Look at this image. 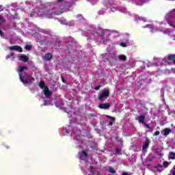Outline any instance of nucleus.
Returning <instances> with one entry per match:
<instances>
[{
    "label": "nucleus",
    "instance_id": "obj_8",
    "mask_svg": "<svg viewBox=\"0 0 175 175\" xmlns=\"http://www.w3.org/2000/svg\"><path fill=\"white\" fill-rule=\"evenodd\" d=\"M168 61H170V62H174L175 65V55L174 54H170L168 55Z\"/></svg>",
    "mask_w": 175,
    "mask_h": 175
},
{
    "label": "nucleus",
    "instance_id": "obj_41",
    "mask_svg": "<svg viewBox=\"0 0 175 175\" xmlns=\"http://www.w3.org/2000/svg\"><path fill=\"white\" fill-rule=\"evenodd\" d=\"M100 57H102V58H103V59L106 57H105V55H104V54H101V55H100Z\"/></svg>",
    "mask_w": 175,
    "mask_h": 175
},
{
    "label": "nucleus",
    "instance_id": "obj_34",
    "mask_svg": "<svg viewBox=\"0 0 175 175\" xmlns=\"http://www.w3.org/2000/svg\"><path fill=\"white\" fill-rule=\"evenodd\" d=\"M154 152H156V154H159V148L154 149Z\"/></svg>",
    "mask_w": 175,
    "mask_h": 175
},
{
    "label": "nucleus",
    "instance_id": "obj_28",
    "mask_svg": "<svg viewBox=\"0 0 175 175\" xmlns=\"http://www.w3.org/2000/svg\"><path fill=\"white\" fill-rule=\"evenodd\" d=\"M120 46H121L122 47H126V43H125V42H121V43H120Z\"/></svg>",
    "mask_w": 175,
    "mask_h": 175
},
{
    "label": "nucleus",
    "instance_id": "obj_18",
    "mask_svg": "<svg viewBox=\"0 0 175 175\" xmlns=\"http://www.w3.org/2000/svg\"><path fill=\"white\" fill-rule=\"evenodd\" d=\"M170 159L174 160L175 159V152H170Z\"/></svg>",
    "mask_w": 175,
    "mask_h": 175
},
{
    "label": "nucleus",
    "instance_id": "obj_35",
    "mask_svg": "<svg viewBox=\"0 0 175 175\" xmlns=\"http://www.w3.org/2000/svg\"><path fill=\"white\" fill-rule=\"evenodd\" d=\"M104 62H109V57H105L104 59Z\"/></svg>",
    "mask_w": 175,
    "mask_h": 175
},
{
    "label": "nucleus",
    "instance_id": "obj_37",
    "mask_svg": "<svg viewBox=\"0 0 175 175\" xmlns=\"http://www.w3.org/2000/svg\"><path fill=\"white\" fill-rule=\"evenodd\" d=\"M0 36H3V33H2V30H0Z\"/></svg>",
    "mask_w": 175,
    "mask_h": 175
},
{
    "label": "nucleus",
    "instance_id": "obj_3",
    "mask_svg": "<svg viewBox=\"0 0 175 175\" xmlns=\"http://www.w3.org/2000/svg\"><path fill=\"white\" fill-rule=\"evenodd\" d=\"M11 51H18V53H23V48L18 45H13L9 47Z\"/></svg>",
    "mask_w": 175,
    "mask_h": 175
},
{
    "label": "nucleus",
    "instance_id": "obj_13",
    "mask_svg": "<svg viewBox=\"0 0 175 175\" xmlns=\"http://www.w3.org/2000/svg\"><path fill=\"white\" fill-rule=\"evenodd\" d=\"M144 120H146V116H138L139 122H142V124H144Z\"/></svg>",
    "mask_w": 175,
    "mask_h": 175
},
{
    "label": "nucleus",
    "instance_id": "obj_1",
    "mask_svg": "<svg viewBox=\"0 0 175 175\" xmlns=\"http://www.w3.org/2000/svg\"><path fill=\"white\" fill-rule=\"evenodd\" d=\"M19 79L23 83L24 85H29V87H31L32 85V83H33V81L35 80V78L31 77V78H27L26 79H23V75L21 73H18Z\"/></svg>",
    "mask_w": 175,
    "mask_h": 175
},
{
    "label": "nucleus",
    "instance_id": "obj_30",
    "mask_svg": "<svg viewBox=\"0 0 175 175\" xmlns=\"http://www.w3.org/2000/svg\"><path fill=\"white\" fill-rule=\"evenodd\" d=\"M163 33H170V30L166 29L165 30H164Z\"/></svg>",
    "mask_w": 175,
    "mask_h": 175
},
{
    "label": "nucleus",
    "instance_id": "obj_9",
    "mask_svg": "<svg viewBox=\"0 0 175 175\" xmlns=\"http://www.w3.org/2000/svg\"><path fill=\"white\" fill-rule=\"evenodd\" d=\"M24 70H28V67L24 66H19V70H18V72H20L19 73H21V75H23Z\"/></svg>",
    "mask_w": 175,
    "mask_h": 175
},
{
    "label": "nucleus",
    "instance_id": "obj_32",
    "mask_svg": "<svg viewBox=\"0 0 175 175\" xmlns=\"http://www.w3.org/2000/svg\"><path fill=\"white\" fill-rule=\"evenodd\" d=\"M38 42H39V43H40V44H43L44 43V40H40V39H38Z\"/></svg>",
    "mask_w": 175,
    "mask_h": 175
},
{
    "label": "nucleus",
    "instance_id": "obj_20",
    "mask_svg": "<svg viewBox=\"0 0 175 175\" xmlns=\"http://www.w3.org/2000/svg\"><path fill=\"white\" fill-rule=\"evenodd\" d=\"M109 173H112L113 174H114L116 173V171H115L114 168H113V167H109Z\"/></svg>",
    "mask_w": 175,
    "mask_h": 175
},
{
    "label": "nucleus",
    "instance_id": "obj_12",
    "mask_svg": "<svg viewBox=\"0 0 175 175\" xmlns=\"http://www.w3.org/2000/svg\"><path fill=\"white\" fill-rule=\"evenodd\" d=\"M148 146H150V141L147 140L144 144L142 150L145 151V150H147V148H148Z\"/></svg>",
    "mask_w": 175,
    "mask_h": 175
},
{
    "label": "nucleus",
    "instance_id": "obj_25",
    "mask_svg": "<svg viewBox=\"0 0 175 175\" xmlns=\"http://www.w3.org/2000/svg\"><path fill=\"white\" fill-rule=\"evenodd\" d=\"M11 57H14V53H10V55H8L6 56V59H8V58H11Z\"/></svg>",
    "mask_w": 175,
    "mask_h": 175
},
{
    "label": "nucleus",
    "instance_id": "obj_31",
    "mask_svg": "<svg viewBox=\"0 0 175 175\" xmlns=\"http://www.w3.org/2000/svg\"><path fill=\"white\" fill-rule=\"evenodd\" d=\"M94 90H96V91H99V90H100V85H98L96 86Z\"/></svg>",
    "mask_w": 175,
    "mask_h": 175
},
{
    "label": "nucleus",
    "instance_id": "obj_23",
    "mask_svg": "<svg viewBox=\"0 0 175 175\" xmlns=\"http://www.w3.org/2000/svg\"><path fill=\"white\" fill-rule=\"evenodd\" d=\"M163 166L164 167H167L169 166V162H167V161H164V162L163 163Z\"/></svg>",
    "mask_w": 175,
    "mask_h": 175
},
{
    "label": "nucleus",
    "instance_id": "obj_19",
    "mask_svg": "<svg viewBox=\"0 0 175 175\" xmlns=\"http://www.w3.org/2000/svg\"><path fill=\"white\" fill-rule=\"evenodd\" d=\"M23 79H28L29 78V74L28 72H24L23 75L22 74Z\"/></svg>",
    "mask_w": 175,
    "mask_h": 175
},
{
    "label": "nucleus",
    "instance_id": "obj_47",
    "mask_svg": "<svg viewBox=\"0 0 175 175\" xmlns=\"http://www.w3.org/2000/svg\"><path fill=\"white\" fill-rule=\"evenodd\" d=\"M159 172H162V170H159Z\"/></svg>",
    "mask_w": 175,
    "mask_h": 175
},
{
    "label": "nucleus",
    "instance_id": "obj_40",
    "mask_svg": "<svg viewBox=\"0 0 175 175\" xmlns=\"http://www.w3.org/2000/svg\"><path fill=\"white\" fill-rule=\"evenodd\" d=\"M61 77H62V81L63 83H65V79H64V77L61 76Z\"/></svg>",
    "mask_w": 175,
    "mask_h": 175
},
{
    "label": "nucleus",
    "instance_id": "obj_24",
    "mask_svg": "<svg viewBox=\"0 0 175 175\" xmlns=\"http://www.w3.org/2000/svg\"><path fill=\"white\" fill-rule=\"evenodd\" d=\"M25 49L26 50L29 51V50H31V49H32V46H31V45H26V46H25Z\"/></svg>",
    "mask_w": 175,
    "mask_h": 175
},
{
    "label": "nucleus",
    "instance_id": "obj_27",
    "mask_svg": "<svg viewBox=\"0 0 175 175\" xmlns=\"http://www.w3.org/2000/svg\"><path fill=\"white\" fill-rule=\"evenodd\" d=\"M160 133H161V132H159V131H157L154 132V136H159Z\"/></svg>",
    "mask_w": 175,
    "mask_h": 175
},
{
    "label": "nucleus",
    "instance_id": "obj_15",
    "mask_svg": "<svg viewBox=\"0 0 175 175\" xmlns=\"http://www.w3.org/2000/svg\"><path fill=\"white\" fill-rule=\"evenodd\" d=\"M38 85H39L40 88H41L42 90L46 88V83H44V81H40Z\"/></svg>",
    "mask_w": 175,
    "mask_h": 175
},
{
    "label": "nucleus",
    "instance_id": "obj_6",
    "mask_svg": "<svg viewBox=\"0 0 175 175\" xmlns=\"http://www.w3.org/2000/svg\"><path fill=\"white\" fill-rule=\"evenodd\" d=\"M44 94L45 96H51V92L50 90L49 89V87L46 86L44 90Z\"/></svg>",
    "mask_w": 175,
    "mask_h": 175
},
{
    "label": "nucleus",
    "instance_id": "obj_49",
    "mask_svg": "<svg viewBox=\"0 0 175 175\" xmlns=\"http://www.w3.org/2000/svg\"><path fill=\"white\" fill-rule=\"evenodd\" d=\"M0 12H2V10H0Z\"/></svg>",
    "mask_w": 175,
    "mask_h": 175
},
{
    "label": "nucleus",
    "instance_id": "obj_11",
    "mask_svg": "<svg viewBox=\"0 0 175 175\" xmlns=\"http://www.w3.org/2000/svg\"><path fill=\"white\" fill-rule=\"evenodd\" d=\"M164 133H163V136H168V135L170 133V132H172V130L169 128H165L163 131Z\"/></svg>",
    "mask_w": 175,
    "mask_h": 175
},
{
    "label": "nucleus",
    "instance_id": "obj_38",
    "mask_svg": "<svg viewBox=\"0 0 175 175\" xmlns=\"http://www.w3.org/2000/svg\"><path fill=\"white\" fill-rule=\"evenodd\" d=\"M115 142H118V136L115 137Z\"/></svg>",
    "mask_w": 175,
    "mask_h": 175
},
{
    "label": "nucleus",
    "instance_id": "obj_33",
    "mask_svg": "<svg viewBox=\"0 0 175 175\" xmlns=\"http://www.w3.org/2000/svg\"><path fill=\"white\" fill-rule=\"evenodd\" d=\"M145 127L147 128V129H150V128H151V127L150 126V124H145Z\"/></svg>",
    "mask_w": 175,
    "mask_h": 175
},
{
    "label": "nucleus",
    "instance_id": "obj_44",
    "mask_svg": "<svg viewBox=\"0 0 175 175\" xmlns=\"http://www.w3.org/2000/svg\"><path fill=\"white\" fill-rule=\"evenodd\" d=\"M172 175H175V170L172 171Z\"/></svg>",
    "mask_w": 175,
    "mask_h": 175
},
{
    "label": "nucleus",
    "instance_id": "obj_14",
    "mask_svg": "<svg viewBox=\"0 0 175 175\" xmlns=\"http://www.w3.org/2000/svg\"><path fill=\"white\" fill-rule=\"evenodd\" d=\"M62 42H61V40L59 39H56L55 40V46H56L55 49H58L59 46L62 44Z\"/></svg>",
    "mask_w": 175,
    "mask_h": 175
},
{
    "label": "nucleus",
    "instance_id": "obj_16",
    "mask_svg": "<svg viewBox=\"0 0 175 175\" xmlns=\"http://www.w3.org/2000/svg\"><path fill=\"white\" fill-rule=\"evenodd\" d=\"M118 58L120 61H126V56H125L124 55H119L118 56Z\"/></svg>",
    "mask_w": 175,
    "mask_h": 175
},
{
    "label": "nucleus",
    "instance_id": "obj_45",
    "mask_svg": "<svg viewBox=\"0 0 175 175\" xmlns=\"http://www.w3.org/2000/svg\"><path fill=\"white\" fill-rule=\"evenodd\" d=\"M78 17H83L82 15H78Z\"/></svg>",
    "mask_w": 175,
    "mask_h": 175
},
{
    "label": "nucleus",
    "instance_id": "obj_10",
    "mask_svg": "<svg viewBox=\"0 0 175 175\" xmlns=\"http://www.w3.org/2000/svg\"><path fill=\"white\" fill-rule=\"evenodd\" d=\"M53 59V55L50 53H46L45 54V61H51Z\"/></svg>",
    "mask_w": 175,
    "mask_h": 175
},
{
    "label": "nucleus",
    "instance_id": "obj_4",
    "mask_svg": "<svg viewBox=\"0 0 175 175\" xmlns=\"http://www.w3.org/2000/svg\"><path fill=\"white\" fill-rule=\"evenodd\" d=\"M110 106H111V104H110V103H101L98 105V107H99V109L107 110V109H110Z\"/></svg>",
    "mask_w": 175,
    "mask_h": 175
},
{
    "label": "nucleus",
    "instance_id": "obj_5",
    "mask_svg": "<svg viewBox=\"0 0 175 175\" xmlns=\"http://www.w3.org/2000/svg\"><path fill=\"white\" fill-rule=\"evenodd\" d=\"M29 59V57L27 56V55L23 54L20 56L19 60L22 61L23 62H28V60Z\"/></svg>",
    "mask_w": 175,
    "mask_h": 175
},
{
    "label": "nucleus",
    "instance_id": "obj_29",
    "mask_svg": "<svg viewBox=\"0 0 175 175\" xmlns=\"http://www.w3.org/2000/svg\"><path fill=\"white\" fill-rule=\"evenodd\" d=\"M0 23H5V19H3V17H2V16H0Z\"/></svg>",
    "mask_w": 175,
    "mask_h": 175
},
{
    "label": "nucleus",
    "instance_id": "obj_21",
    "mask_svg": "<svg viewBox=\"0 0 175 175\" xmlns=\"http://www.w3.org/2000/svg\"><path fill=\"white\" fill-rule=\"evenodd\" d=\"M115 154L117 155H120L121 154V150L120 148H116L115 150Z\"/></svg>",
    "mask_w": 175,
    "mask_h": 175
},
{
    "label": "nucleus",
    "instance_id": "obj_42",
    "mask_svg": "<svg viewBox=\"0 0 175 175\" xmlns=\"http://www.w3.org/2000/svg\"><path fill=\"white\" fill-rule=\"evenodd\" d=\"M59 3H62L64 2V0H58Z\"/></svg>",
    "mask_w": 175,
    "mask_h": 175
},
{
    "label": "nucleus",
    "instance_id": "obj_17",
    "mask_svg": "<svg viewBox=\"0 0 175 175\" xmlns=\"http://www.w3.org/2000/svg\"><path fill=\"white\" fill-rule=\"evenodd\" d=\"M81 157H83L85 158H88V154L87 153V152H85V150H83L81 152Z\"/></svg>",
    "mask_w": 175,
    "mask_h": 175
},
{
    "label": "nucleus",
    "instance_id": "obj_48",
    "mask_svg": "<svg viewBox=\"0 0 175 175\" xmlns=\"http://www.w3.org/2000/svg\"><path fill=\"white\" fill-rule=\"evenodd\" d=\"M174 169H175V165L174 166V167H173Z\"/></svg>",
    "mask_w": 175,
    "mask_h": 175
},
{
    "label": "nucleus",
    "instance_id": "obj_22",
    "mask_svg": "<svg viewBox=\"0 0 175 175\" xmlns=\"http://www.w3.org/2000/svg\"><path fill=\"white\" fill-rule=\"evenodd\" d=\"M167 24H169V25H170V27H172L173 28H175V25H173V22H172V21H167Z\"/></svg>",
    "mask_w": 175,
    "mask_h": 175
},
{
    "label": "nucleus",
    "instance_id": "obj_36",
    "mask_svg": "<svg viewBox=\"0 0 175 175\" xmlns=\"http://www.w3.org/2000/svg\"><path fill=\"white\" fill-rule=\"evenodd\" d=\"M4 148H6L7 150L9 149V146L8 145H3Z\"/></svg>",
    "mask_w": 175,
    "mask_h": 175
},
{
    "label": "nucleus",
    "instance_id": "obj_2",
    "mask_svg": "<svg viewBox=\"0 0 175 175\" xmlns=\"http://www.w3.org/2000/svg\"><path fill=\"white\" fill-rule=\"evenodd\" d=\"M110 96V91L107 90H103V92L98 94V97L99 100H105Z\"/></svg>",
    "mask_w": 175,
    "mask_h": 175
},
{
    "label": "nucleus",
    "instance_id": "obj_46",
    "mask_svg": "<svg viewBox=\"0 0 175 175\" xmlns=\"http://www.w3.org/2000/svg\"><path fill=\"white\" fill-rule=\"evenodd\" d=\"M81 135V131H79V136Z\"/></svg>",
    "mask_w": 175,
    "mask_h": 175
},
{
    "label": "nucleus",
    "instance_id": "obj_39",
    "mask_svg": "<svg viewBox=\"0 0 175 175\" xmlns=\"http://www.w3.org/2000/svg\"><path fill=\"white\" fill-rule=\"evenodd\" d=\"M122 175H129V174L128 172H122Z\"/></svg>",
    "mask_w": 175,
    "mask_h": 175
},
{
    "label": "nucleus",
    "instance_id": "obj_43",
    "mask_svg": "<svg viewBox=\"0 0 175 175\" xmlns=\"http://www.w3.org/2000/svg\"><path fill=\"white\" fill-rule=\"evenodd\" d=\"M30 91H31V92H33H33H35V90H33L32 88H30Z\"/></svg>",
    "mask_w": 175,
    "mask_h": 175
},
{
    "label": "nucleus",
    "instance_id": "obj_26",
    "mask_svg": "<svg viewBox=\"0 0 175 175\" xmlns=\"http://www.w3.org/2000/svg\"><path fill=\"white\" fill-rule=\"evenodd\" d=\"M100 38H101V39H102V40H100V42H103V43H105V36H103V35H101L100 36Z\"/></svg>",
    "mask_w": 175,
    "mask_h": 175
},
{
    "label": "nucleus",
    "instance_id": "obj_7",
    "mask_svg": "<svg viewBox=\"0 0 175 175\" xmlns=\"http://www.w3.org/2000/svg\"><path fill=\"white\" fill-rule=\"evenodd\" d=\"M106 117H107V118L111 120V121H110L109 122V126H113V122H114V121H116V118H114L113 116H110L109 115H107Z\"/></svg>",
    "mask_w": 175,
    "mask_h": 175
}]
</instances>
